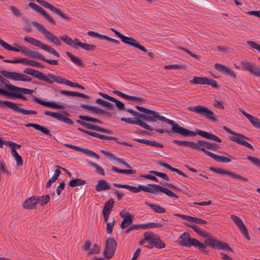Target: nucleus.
<instances>
[{"label": "nucleus", "mask_w": 260, "mask_h": 260, "mask_svg": "<svg viewBox=\"0 0 260 260\" xmlns=\"http://www.w3.org/2000/svg\"><path fill=\"white\" fill-rule=\"evenodd\" d=\"M144 237L145 240H147V241L150 244V242H151L152 239L154 238L155 235H154L151 232H147L144 233Z\"/></svg>", "instance_id": "69168bd1"}, {"label": "nucleus", "mask_w": 260, "mask_h": 260, "mask_svg": "<svg viewBox=\"0 0 260 260\" xmlns=\"http://www.w3.org/2000/svg\"><path fill=\"white\" fill-rule=\"evenodd\" d=\"M59 38L66 44L74 48L77 49V43L78 42V39L75 38L74 40L71 39L67 35H64L59 37Z\"/></svg>", "instance_id": "2f4dec72"}, {"label": "nucleus", "mask_w": 260, "mask_h": 260, "mask_svg": "<svg viewBox=\"0 0 260 260\" xmlns=\"http://www.w3.org/2000/svg\"><path fill=\"white\" fill-rule=\"evenodd\" d=\"M208 78L207 77H198L194 76L193 79L190 80L189 82L192 84H206L207 83Z\"/></svg>", "instance_id": "49530a36"}, {"label": "nucleus", "mask_w": 260, "mask_h": 260, "mask_svg": "<svg viewBox=\"0 0 260 260\" xmlns=\"http://www.w3.org/2000/svg\"><path fill=\"white\" fill-rule=\"evenodd\" d=\"M100 252V247L97 244H94L92 247V248L89 251L88 254L89 255L94 254H99Z\"/></svg>", "instance_id": "0e129e2a"}, {"label": "nucleus", "mask_w": 260, "mask_h": 260, "mask_svg": "<svg viewBox=\"0 0 260 260\" xmlns=\"http://www.w3.org/2000/svg\"><path fill=\"white\" fill-rule=\"evenodd\" d=\"M31 23L38 31L43 34L46 39L58 46L61 45V43L58 38L46 29L43 25L37 21H31Z\"/></svg>", "instance_id": "6e6552de"}, {"label": "nucleus", "mask_w": 260, "mask_h": 260, "mask_svg": "<svg viewBox=\"0 0 260 260\" xmlns=\"http://www.w3.org/2000/svg\"><path fill=\"white\" fill-rule=\"evenodd\" d=\"M145 204L150 207L154 212L157 213H164L166 212L165 209L159 205L150 204L147 202H145Z\"/></svg>", "instance_id": "a19ab883"}, {"label": "nucleus", "mask_w": 260, "mask_h": 260, "mask_svg": "<svg viewBox=\"0 0 260 260\" xmlns=\"http://www.w3.org/2000/svg\"><path fill=\"white\" fill-rule=\"evenodd\" d=\"M25 125L27 127H32L35 129L40 131L43 134L47 135L48 136H52L51 133H50L48 128L44 126H42L36 123H27Z\"/></svg>", "instance_id": "473e14b6"}, {"label": "nucleus", "mask_w": 260, "mask_h": 260, "mask_svg": "<svg viewBox=\"0 0 260 260\" xmlns=\"http://www.w3.org/2000/svg\"><path fill=\"white\" fill-rule=\"evenodd\" d=\"M111 170L113 171H114L115 172L118 173L125 174H133L136 173V170H131H131H123V169H120L115 167H112L111 168Z\"/></svg>", "instance_id": "5fc2aeb1"}, {"label": "nucleus", "mask_w": 260, "mask_h": 260, "mask_svg": "<svg viewBox=\"0 0 260 260\" xmlns=\"http://www.w3.org/2000/svg\"><path fill=\"white\" fill-rule=\"evenodd\" d=\"M60 173V171L59 169H56L55 170L53 175L46 183V186L47 188H49L51 186L52 183L54 182L57 179V178L59 177Z\"/></svg>", "instance_id": "09e8293b"}, {"label": "nucleus", "mask_w": 260, "mask_h": 260, "mask_svg": "<svg viewBox=\"0 0 260 260\" xmlns=\"http://www.w3.org/2000/svg\"><path fill=\"white\" fill-rule=\"evenodd\" d=\"M134 141L141 143H144L148 145L158 147V148H164V145L161 143H158L156 141H152L145 139H139L135 138L134 139Z\"/></svg>", "instance_id": "72a5a7b5"}, {"label": "nucleus", "mask_w": 260, "mask_h": 260, "mask_svg": "<svg viewBox=\"0 0 260 260\" xmlns=\"http://www.w3.org/2000/svg\"><path fill=\"white\" fill-rule=\"evenodd\" d=\"M37 2L45 8L49 9L52 12L57 14L62 19L67 21L70 20V17L69 16L64 14L60 9L55 7L52 4H49L44 0H37Z\"/></svg>", "instance_id": "4468645a"}, {"label": "nucleus", "mask_w": 260, "mask_h": 260, "mask_svg": "<svg viewBox=\"0 0 260 260\" xmlns=\"http://www.w3.org/2000/svg\"><path fill=\"white\" fill-rule=\"evenodd\" d=\"M115 223L114 218L112 219L111 222L106 223V232L107 234H111L112 233Z\"/></svg>", "instance_id": "e2e57ef3"}, {"label": "nucleus", "mask_w": 260, "mask_h": 260, "mask_svg": "<svg viewBox=\"0 0 260 260\" xmlns=\"http://www.w3.org/2000/svg\"><path fill=\"white\" fill-rule=\"evenodd\" d=\"M231 218L235 222V223L239 227L240 230L242 233L244 237L248 240H250V237L249 235L247 229L245 225L244 224L243 221L238 216L231 215Z\"/></svg>", "instance_id": "a211bd4d"}, {"label": "nucleus", "mask_w": 260, "mask_h": 260, "mask_svg": "<svg viewBox=\"0 0 260 260\" xmlns=\"http://www.w3.org/2000/svg\"><path fill=\"white\" fill-rule=\"evenodd\" d=\"M229 138L231 141L237 142L239 144L242 145L244 146L248 147L249 149L253 150V147L252 146V145L249 143L248 142L244 140V139L249 140V138L245 137L241 134H238V137L230 136Z\"/></svg>", "instance_id": "5701e85b"}, {"label": "nucleus", "mask_w": 260, "mask_h": 260, "mask_svg": "<svg viewBox=\"0 0 260 260\" xmlns=\"http://www.w3.org/2000/svg\"><path fill=\"white\" fill-rule=\"evenodd\" d=\"M140 229H143V224H134L126 229L125 231V233L126 234H128L133 231L138 230Z\"/></svg>", "instance_id": "bf43d9fd"}, {"label": "nucleus", "mask_w": 260, "mask_h": 260, "mask_svg": "<svg viewBox=\"0 0 260 260\" xmlns=\"http://www.w3.org/2000/svg\"><path fill=\"white\" fill-rule=\"evenodd\" d=\"M101 152L103 154H104L105 155L107 156L108 158H109L110 159L115 160V161H116L119 164H122L123 162V161L124 160L123 159H122L120 158L117 157L113 154L111 153L109 151H106L104 150H102Z\"/></svg>", "instance_id": "79ce46f5"}, {"label": "nucleus", "mask_w": 260, "mask_h": 260, "mask_svg": "<svg viewBox=\"0 0 260 260\" xmlns=\"http://www.w3.org/2000/svg\"><path fill=\"white\" fill-rule=\"evenodd\" d=\"M64 146L68 148L74 149L76 151H79L82 152L87 154V155L90 156H91L93 158H94L96 159H99L100 158V156L98 154H97L94 151L89 150L88 149L81 148L79 146L72 145L70 144H64Z\"/></svg>", "instance_id": "4be33fe9"}, {"label": "nucleus", "mask_w": 260, "mask_h": 260, "mask_svg": "<svg viewBox=\"0 0 260 260\" xmlns=\"http://www.w3.org/2000/svg\"><path fill=\"white\" fill-rule=\"evenodd\" d=\"M86 181L84 180H82L81 179H72L69 182V185L71 187H75L76 186H79L84 185L86 183Z\"/></svg>", "instance_id": "864d4df0"}, {"label": "nucleus", "mask_w": 260, "mask_h": 260, "mask_svg": "<svg viewBox=\"0 0 260 260\" xmlns=\"http://www.w3.org/2000/svg\"><path fill=\"white\" fill-rule=\"evenodd\" d=\"M32 60H28L25 58H21L20 59H16L15 60H9V59H5L4 61L7 63H21L24 65L30 66H31Z\"/></svg>", "instance_id": "c9c22d12"}, {"label": "nucleus", "mask_w": 260, "mask_h": 260, "mask_svg": "<svg viewBox=\"0 0 260 260\" xmlns=\"http://www.w3.org/2000/svg\"><path fill=\"white\" fill-rule=\"evenodd\" d=\"M127 112L131 113L133 115L136 116V117L134 118V120H133L131 118L122 117L121 118V120L122 121L125 122L129 124H137L147 130H149L150 131L154 130L156 132H158L160 134L167 133L171 134V133H172V132L168 129H162L159 128L153 129L150 126L147 124L146 122L143 121L140 119H141L146 121L156 122L157 119L156 117H152V116L151 115L140 113L132 109H129L127 110Z\"/></svg>", "instance_id": "f03ea898"}, {"label": "nucleus", "mask_w": 260, "mask_h": 260, "mask_svg": "<svg viewBox=\"0 0 260 260\" xmlns=\"http://www.w3.org/2000/svg\"><path fill=\"white\" fill-rule=\"evenodd\" d=\"M95 103L101 105L104 108H108L110 110H112L114 108L113 105L107 101H106L101 99H97L95 100Z\"/></svg>", "instance_id": "c03bdc74"}, {"label": "nucleus", "mask_w": 260, "mask_h": 260, "mask_svg": "<svg viewBox=\"0 0 260 260\" xmlns=\"http://www.w3.org/2000/svg\"><path fill=\"white\" fill-rule=\"evenodd\" d=\"M215 68L220 71L224 73L226 75L233 78L234 79H237L236 74L233 71L231 70L230 68L227 67L220 63H216L215 64Z\"/></svg>", "instance_id": "a878e982"}, {"label": "nucleus", "mask_w": 260, "mask_h": 260, "mask_svg": "<svg viewBox=\"0 0 260 260\" xmlns=\"http://www.w3.org/2000/svg\"><path fill=\"white\" fill-rule=\"evenodd\" d=\"M44 114L47 116H51L59 121H63L70 125H72L74 123L72 120L58 113L46 111L44 112Z\"/></svg>", "instance_id": "b1692460"}, {"label": "nucleus", "mask_w": 260, "mask_h": 260, "mask_svg": "<svg viewBox=\"0 0 260 260\" xmlns=\"http://www.w3.org/2000/svg\"><path fill=\"white\" fill-rule=\"evenodd\" d=\"M118 37H119L121 41L124 43L127 44L129 41H131V39L132 37H128L123 35L122 34L120 33L119 31L116 30L111 28L110 29Z\"/></svg>", "instance_id": "8fccbe9b"}, {"label": "nucleus", "mask_w": 260, "mask_h": 260, "mask_svg": "<svg viewBox=\"0 0 260 260\" xmlns=\"http://www.w3.org/2000/svg\"><path fill=\"white\" fill-rule=\"evenodd\" d=\"M0 73L7 78L15 81H22L24 82H30L31 81L30 77L15 72H11L5 70H1Z\"/></svg>", "instance_id": "f8f14e48"}, {"label": "nucleus", "mask_w": 260, "mask_h": 260, "mask_svg": "<svg viewBox=\"0 0 260 260\" xmlns=\"http://www.w3.org/2000/svg\"><path fill=\"white\" fill-rule=\"evenodd\" d=\"M113 185L118 188H123L128 189L134 193H137L141 190L149 192L154 194H159V192H162L165 194L173 198L178 199L179 197L177 195L175 194L169 189L166 188L164 186L159 185L155 184H149V186L152 187H149L144 185H139L138 186H133L128 184H122L118 183H114Z\"/></svg>", "instance_id": "7ed1b4c3"}, {"label": "nucleus", "mask_w": 260, "mask_h": 260, "mask_svg": "<svg viewBox=\"0 0 260 260\" xmlns=\"http://www.w3.org/2000/svg\"><path fill=\"white\" fill-rule=\"evenodd\" d=\"M187 109L213 122L217 121L216 116L214 115L213 111L204 106L197 105L196 106H189L187 107Z\"/></svg>", "instance_id": "0eeeda50"}, {"label": "nucleus", "mask_w": 260, "mask_h": 260, "mask_svg": "<svg viewBox=\"0 0 260 260\" xmlns=\"http://www.w3.org/2000/svg\"><path fill=\"white\" fill-rule=\"evenodd\" d=\"M187 226L193 230L200 236L206 238L204 241V243L210 247L217 249L228 250L231 252H234L233 249L226 243L219 241L212 235H209L206 231L203 230L197 225L187 224Z\"/></svg>", "instance_id": "20e7f679"}, {"label": "nucleus", "mask_w": 260, "mask_h": 260, "mask_svg": "<svg viewBox=\"0 0 260 260\" xmlns=\"http://www.w3.org/2000/svg\"><path fill=\"white\" fill-rule=\"evenodd\" d=\"M34 73L31 74V76H34L37 79L45 81L48 83L51 84L54 81L51 79L48 75L46 76L44 73H43L39 71L35 70Z\"/></svg>", "instance_id": "c756f323"}, {"label": "nucleus", "mask_w": 260, "mask_h": 260, "mask_svg": "<svg viewBox=\"0 0 260 260\" xmlns=\"http://www.w3.org/2000/svg\"><path fill=\"white\" fill-rule=\"evenodd\" d=\"M127 45L138 48L144 52H147V50L145 47L139 44L138 43V42L133 38H132L131 39V41H129L128 44H127Z\"/></svg>", "instance_id": "3c124183"}, {"label": "nucleus", "mask_w": 260, "mask_h": 260, "mask_svg": "<svg viewBox=\"0 0 260 260\" xmlns=\"http://www.w3.org/2000/svg\"><path fill=\"white\" fill-rule=\"evenodd\" d=\"M240 63L245 71L249 72L254 76L260 77V68L254 63L248 61H243Z\"/></svg>", "instance_id": "dca6fc26"}, {"label": "nucleus", "mask_w": 260, "mask_h": 260, "mask_svg": "<svg viewBox=\"0 0 260 260\" xmlns=\"http://www.w3.org/2000/svg\"><path fill=\"white\" fill-rule=\"evenodd\" d=\"M5 87H7L9 90L15 91L17 92L22 93L24 94H31L34 92V90L27 88L19 87L11 84H5Z\"/></svg>", "instance_id": "cd10ccee"}, {"label": "nucleus", "mask_w": 260, "mask_h": 260, "mask_svg": "<svg viewBox=\"0 0 260 260\" xmlns=\"http://www.w3.org/2000/svg\"><path fill=\"white\" fill-rule=\"evenodd\" d=\"M127 45L138 48L144 52H147V50L145 47L139 44L138 43V42L133 38H132L131 39V41H129L128 44H127Z\"/></svg>", "instance_id": "603ef678"}, {"label": "nucleus", "mask_w": 260, "mask_h": 260, "mask_svg": "<svg viewBox=\"0 0 260 260\" xmlns=\"http://www.w3.org/2000/svg\"><path fill=\"white\" fill-rule=\"evenodd\" d=\"M28 6L36 12L41 14L45 18L50 22L53 24H56V21L50 15H49L41 7L36 5L34 3H30Z\"/></svg>", "instance_id": "6ab92c4d"}, {"label": "nucleus", "mask_w": 260, "mask_h": 260, "mask_svg": "<svg viewBox=\"0 0 260 260\" xmlns=\"http://www.w3.org/2000/svg\"><path fill=\"white\" fill-rule=\"evenodd\" d=\"M248 119L253 126L260 129V120L258 118L251 115Z\"/></svg>", "instance_id": "13d9d810"}, {"label": "nucleus", "mask_w": 260, "mask_h": 260, "mask_svg": "<svg viewBox=\"0 0 260 260\" xmlns=\"http://www.w3.org/2000/svg\"><path fill=\"white\" fill-rule=\"evenodd\" d=\"M160 164L161 166L164 167L165 168H166L173 172H176V173L182 176V177H187V175H186L183 172H182L181 171H180V170H179L178 169L172 167L169 164H166L164 162H161Z\"/></svg>", "instance_id": "37998d69"}, {"label": "nucleus", "mask_w": 260, "mask_h": 260, "mask_svg": "<svg viewBox=\"0 0 260 260\" xmlns=\"http://www.w3.org/2000/svg\"><path fill=\"white\" fill-rule=\"evenodd\" d=\"M192 242H193L192 246L198 247L199 248L200 250L203 253H204L205 254H208V252L205 250V249L207 248V246H208L207 245H206V244L200 242L196 239H195L194 240H193Z\"/></svg>", "instance_id": "58836bf2"}, {"label": "nucleus", "mask_w": 260, "mask_h": 260, "mask_svg": "<svg viewBox=\"0 0 260 260\" xmlns=\"http://www.w3.org/2000/svg\"><path fill=\"white\" fill-rule=\"evenodd\" d=\"M31 97L34 102L38 103L41 105L56 109H65V107L62 105L58 104L54 102L43 101L34 95H32Z\"/></svg>", "instance_id": "aec40b11"}, {"label": "nucleus", "mask_w": 260, "mask_h": 260, "mask_svg": "<svg viewBox=\"0 0 260 260\" xmlns=\"http://www.w3.org/2000/svg\"><path fill=\"white\" fill-rule=\"evenodd\" d=\"M150 173L156 176L160 177L162 178L163 179L168 181L169 180V178L167 175L164 173L159 172L156 171H150Z\"/></svg>", "instance_id": "680f3d73"}, {"label": "nucleus", "mask_w": 260, "mask_h": 260, "mask_svg": "<svg viewBox=\"0 0 260 260\" xmlns=\"http://www.w3.org/2000/svg\"><path fill=\"white\" fill-rule=\"evenodd\" d=\"M173 143L182 146L189 147L192 149L201 150L205 152L206 154L210 156V154L212 152L206 150L208 149L209 141L206 140H198L196 142L191 141H181L178 140H174Z\"/></svg>", "instance_id": "39448f33"}, {"label": "nucleus", "mask_w": 260, "mask_h": 260, "mask_svg": "<svg viewBox=\"0 0 260 260\" xmlns=\"http://www.w3.org/2000/svg\"><path fill=\"white\" fill-rule=\"evenodd\" d=\"M210 170L215 172L218 174H225L229 176H230L231 178H235L237 179L240 180L243 182H248V178L243 177L242 176H241L238 174H236L234 172L223 170L221 168H214V167H211L210 168Z\"/></svg>", "instance_id": "f3484780"}, {"label": "nucleus", "mask_w": 260, "mask_h": 260, "mask_svg": "<svg viewBox=\"0 0 260 260\" xmlns=\"http://www.w3.org/2000/svg\"><path fill=\"white\" fill-rule=\"evenodd\" d=\"M174 215L176 217H180L183 219L186 220L189 222H193L200 225L205 224L207 223L206 220L197 217H193L181 214H174Z\"/></svg>", "instance_id": "393cba45"}, {"label": "nucleus", "mask_w": 260, "mask_h": 260, "mask_svg": "<svg viewBox=\"0 0 260 260\" xmlns=\"http://www.w3.org/2000/svg\"><path fill=\"white\" fill-rule=\"evenodd\" d=\"M67 55L71 59V61L78 66L81 67H84V64L83 61L78 57L72 54L71 52L67 51L66 52Z\"/></svg>", "instance_id": "e433bc0d"}, {"label": "nucleus", "mask_w": 260, "mask_h": 260, "mask_svg": "<svg viewBox=\"0 0 260 260\" xmlns=\"http://www.w3.org/2000/svg\"><path fill=\"white\" fill-rule=\"evenodd\" d=\"M112 102L115 103V107L120 111H125L127 112V110L128 109L125 108L124 104L123 103L117 100L115 98H114V99L112 101Z\"/></svg>", "instance_id": "6e6d98bb"}, {"label": "nucleus", "mask_w": 260, "mask_h": 260, "mask_svg": "<svg viewBox=\"0 0 260 260\" xmlns=\"http://www.w3.org/2000/svg\"><path fill=\"white\" fill-rule=\"evenodd\" d=\"M24 40L35 46L40 47L43 50L46 51L56 57H59V53L50 46L42 43V42L31 37L25 36Z\"/></svg>", "instance_id": "9b49d317"}, {"label": "nucleus", "mask_w": 260, "mask_h": 260, "mask_svg": "<svg viewBox=\"0 0 260 260\" xmlns=\"http://www.w3.org/2000/svg\"><path fill=\"white\" fill-rule=\"evenodd\" d=\"M37 205L36 196H32L27 199L23 203L22 206L24 209L31 210L35 209Z\"/></svg>", "instance_id": "c85d7f7f"}, {"label": "nucleus", "mask_w": 260, "mask_h": 260, "mask_svg": "<svg viewBox=\"0 0 260 260\" xmlns=\"http://www.w3.org/2000/svg\"><path fill=\"white\" fill-rule=\"evenodd\" d=\"M0 105L2 106H5L8 108L12 110L14 112H18L22 114L23 115H30V114H36L37 111L31 110H26L18 106H21L20 104H16L15 103L8 101H1Z\"/></svg>", "instance_id": "9d476101"}, {"label": "nucleus", "mask_w": 260, "mask_h": 260, "mask_svg": "<svg viewBox=\"0 0 260 260\" xmlns=\"http://www.w3.org/2000/svg\"><path fill=\"white\" fill-rule=\"evenodd\" d=\"M78 118L80 119V120H77L76 122L81 125L82 126H83L85 127L87 129H89L91 130L96 131L97 132H102L104 133H107V134H111L112 133V131L109 129H107L105 128H104L102 127H100L99 125H95L89 123H86L84 121H89V122H93L101 124L102 121L98 119H96L95 118H92L91 117H89L88 116H85V115H79L78 116Z\"/></svg>", "instance_id": "423d86ee"}, {"label": "nucleus", "mask_w": 260, "mask_h": 260, "mask_svg": "<svg viewBox=\"0 0 260 260\" xmlns=\"http://www.w3.org/2000/svg\"><path fill=\"white\" fill-rule=\"evenodd\" d=\"M111 185L105 180H98L95 185V189L98 192L108 190L111 189Z\"/></svg>", "instance_id": "7c9ffc66"}, {"label": "nucleus", "mask_w": 260, "mask_h": 260, "mask_svg": "<svg viewBox=\"0 0 260 260\" xmlns=\"http://www.w3.org/2000/svg\"><path fill=\"white\" fill-rule=\"evenodd\" d=\"M150 244H153L154 247L159 249L164 248L166 246L165 243L157 235H155L154 238L152 239Z\"/></svg>", "instance_id": "f704fd0d"}, {"label": "nucleus", "mask_w": 260, "mask_h": 260, "mask_svg": "<svg viewBox=\"0 0 260 260\" xmlns=\"http://www.w3.org/2000/svg\"><path fill=\"white\" fill-rule=\"evenodd\" d=\"M247 43L248 45H249L252 48L257 50L260 52V45L256 43L255 42L248 41L247 42Z\"/></svg>", "instance_id": "774afa93"}, {"label": "nucleus", "mask_w": 260, "mask_h": 260, "mask_svg": "<svg viewBox=\"0 0 260 260\" xmlns=\"http://www.w3.org/2000/svg\"><path fill=\"white\" fill-rule=\"evenodd\" d=\"M120 215L123 218V220L120 224V228L122 229H124L132 224L133 221V216L130 214L129 213L127 212L126 214H123L121 212Z\"/></svg>", "instance_id": "bb28decb"}, {"label": "nucleus", "mask_w": 260, "mask_h": 260, "mask_svg": "<svg viewBox=\"0 0 260 260\" xmlns=\"http://www.w3.org/2000/svg\"><path fill=\"white\" fill-rule=\"evenodd\" d=\"M210 156L215 160L221 162L228 163L231 162L232 160L231 158L230 157L222 155H216L213 153L210 154Z\"/></svg>", "instance_id": "4c0bfd02"}, {"label": "nucleus", "mask_w": 260, "mask_h": 260, "mask_svg": "<svg viewBox=\"0 0 260 260\" xmlns=\"http://www.w3.org/2000/svg\"><path fill=\"white\" fill-rule=\"evenodd\" d=\"M12 12L16 16V17H21L22 15V13L16 7L12 6L10 7Z\"/></svg>", "instance_id": "338daca9"}, {"label": "nucleus", "mask_w": 260, "mask_h": 260, "mask_svg": "<svg viewBox=\"0 0 260 260\" xmlns=\"http://www.w3.org/2000/svg\"><path fill=\"white\" fill-rule=\"evenodd\" d=\"M114 204V200L113 199H110L107 202H105L103 207V212L111 214Z\"/></svg>", "instance_id": "ea45409f"}, {"label": "nucleus", "mask_w": 260, "mask_h": 260, "mask_svg": "<svg viewBox=\"0 0 260 260\" xmlns=\"http://www.w3.org/2000/svg\"><path fill=\"white\" fill-rule=\"evenodd\" d=\"M37 204H39L42 206H45L47 204L50 199V197L49 195L42 196L41 197H36Z\"/></svg>", "instance_id": "a18cd8bd"}, {"label": "nucleus", "mask_w": 260, "mask_h": 260, "mask_svg": "<svg viewBox=\"0 0 260 260\" xmlns=\"http://www.w3.org/2000/svg\"><path fill=\"white\" fill-rule=\"evenodd\" d=\"M77 46L86 51H93L96 49V46L92 44H89L86 43H82L78 41Z\"/></svg>", "instance_id": "de8ad7c7"}, {"label": "nucleus", "mask_w": 260, "mask_h": 260, "mask_svg": "<svg viewBox=\"0 0 260 260\" xmlns=\"http://www.w3.org/2000/svg\"><path fill=\"white\" fill-rule=\"evenodd\" d=\"M117 246V242L114 238L110 237L105 241V247L103 255L107 259H111L114 255Z\"/></svg>", "instance_id": "1a4fd4ad"}, {"label": "nucleus", "mask_w": 260, "mask_h": 260, "mask_svg": "<svg viewBox=\"0 0 260 260\" xmlns=\"http://www.w3.org/2000/svg\"><path fill=\"white\" fill-rule=\"evenodd\" d=\"M48 76L52 79L54 82L60 83L64 84L70 86L72 87H77L82 89H84L85 88L83 86L76 83H73L66 79L62 78L59 76H56L52 73L48 74Z\"/></svg>", "instance_id": "2eb2a0df"}, {"label": "nucleus", "mask_w": 260, "mask_h": 260, "mask_svg": "<svg viewBox=\"0 0 260 260\" xmlns=\"http://www.w3.org/2000/svg\"><path fill=\"white\" fill-rule=\"evenodd\" d=\"M87 161L91 167H93L95 169V171L97 173L102 175H105L104 169L102 168V167L96 165L95 163L90 160H87Z\"/></svg>", "instance_id": "4d7b16f0"}, {"label": "nucleus", "mask_w": 260, "mask_h": 260, "mask_svg": "<svg viewBox=\"0 0 260 260\" xmlns=\"http://www.w3.org/2000/svg\"><path fill=\"white\" fill-rule=\"evenodd\" d=\"M247 159L250 160L254 165L257 167H260V159L251 155L247 156Z\"/></svg>", "instance_id": "052dcab7"}, {"label": "nucleus", "mask_w": 260, "mask_h": 260, "mask_svg": "<svg viewBox=\"0 0 260 260\" xmlns=\"http://www.w3.org/2000/svg\"><path fill=\"white\" fill-rule=\"evenodd\" d=\"M0 45L5 49L8 51H13L16 52H20L21 53H23L24 55H25L26 56H30V54L31 53L32 50L26 49V48H23L21 46L15 44V46H16V47H13L11 46L10 44H8L7 43L5 42L4 41L2 40L0 38Z\"/></svg>", "instance_id": "ddd939ff"}, {"label": "nucleus", "mask_w": 260, "mask_h": 260, "mask_svg": "<svg viewBox=\"0 0 260 260\" xmlns=\"http://www.w3.org/2000/svg\"><path fill=\"white\" fill-rule=\"evenodd\" d=\"M135 108L141 112L151 115L152 116V117H156L159 120L170 124L172 125V131L173 132L180 134L184 137H194L198 135L206 139L213 140L218 143H221L222 141L218 137L208 132L199 129H197L196 131L194 132L181 127L178 124L175 123L174 121L166 118L164 116H160L159 113L155 111L146 109L139 106H136Z\"/></svg>", "instance_id": "f257e3e1"}, {"label": "nucleus", "mask_w": 260, "mask_h": 260, "mask_svg": "<svg viewBox=\"0 0 260 260\" xmlns=\"http://www.w3.org/2000/svg\"><path fill=\"white\" fill-rule=\"evenodd\" d=\"M194 238H191L190 234L187 232H184L178 239V244L182 246L190 247L192 245V241Z\"/></svg>", "instance_id": "412c9836"}]
</instances>
